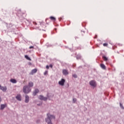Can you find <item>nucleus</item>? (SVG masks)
I'll use <instances>...</instances> for the list:
<instances>
[{"instance_id":"6ab92c4d","label":"nucleus","mask_w":124,"mask_h":124,"mask_svg":"<svg viewBox=\"0 0 124 124\" xmlns=\"http://www.w3.org/2000/svg\"><path fill=\"white\" fill-rule=\"evenodd\" d=\"M103 59L105 62H107L108 61V58H107V57L106 56H103Z\"/></svg>"},{"instance_id":"39448f33","label":"nucleus","mask_w":124,"mask_h":124,"mask_svg":"<svg viewBox=\"0 0 124 124\" xmlns=\"http://www.w3.org/2000/svg\"><path fill=\"white\" fill-rule=\"evenodd\" d=\"M0 90H1L3 92H6V87H3L1 86V85H0Z\"/></svg>"},{"instance_id":"f3484780","label":"nucleus","mask_w":124,"mask_h":124,"mask_svg":"<svg viewBox=\"0 0 124 124\" xmlns=\"http://www.w3.org/2000/svg\"><path fill=\"white\" fill-rule=\"evenodd\" d=\"M49 19H50V20H51V21H53L54 22H55V21H56V18L54 16H50L49 17Z\"/></svg>"},{"instance_id":"f8f14e48","label":"nucleus","mask_w":124,"mask_h":124,"mask_svg":"<svg viewBox=\"0 0 124 124\" xmlns=\"http://www.w3.org/2000/svg\"><path fill=\"white\" fill-rule=\"evenodd\" d=\"M5 107H6V104H4V105L2 104V105H1V106H0V109H1V110H3V109H4Z\"/></svg>"},{"instance_id":"4468645a","label":"nucleus","mask_w":124,"mask_h":124,"mask_svg":"<svg viewBox=\"0 0 124 124\" xmlns=\"http://www.w3.org/2000/svg\"><path fill=\"white\" fill-rule=\"evenodd\" d=\"M100 67L102 69H106V66L104 64H100Z\"/></svg>"},{"instance_id":"423d86ee","label":"nucleus","mask_w":124,"mask_h":124,"mask_svg":"<svg viewBox=\"0 0 124 124\" xmlns=\"http://www.w3.org/2000/svg\"><path fill=\"white\" fill-rule=\"evenodd\" d=\"M62 74L63 75H68V71L66 69H63Z\"/></svg>"},{"instance_id":"0eeeda50","label":"nucleus","mask_w":124,"mask_h":124,"mask_svg":"<svg viewBox=\"0 0 124 124\" xmlns=\"http://www.w3.org/2000/svg\"><path fill=\"white\" fill-rule=\"evenodd\" d=\"M39 99H40L41 100H45L46 101L47 100V98L46 97H44L42 95H40L39 96Z\"/></svg>"},{"instance_id":"b1692460","label":"nucleus","mask_w":124,"mask_h":124,"mask_svg":"<svg viewBox=\"0 0 124 124\" xmlns=\"http://www.w3.org/2000/svg\"><path fill=\"white\" fill-rule=\"evenodd\" d=\"M120 107H121V108H123V109H124V107H123V105H122L121 103H120Z\"/></svg>"},{"instance_id":"ddd939ff","label":"nucleus","mask_w":124,"mask_h":124,"mask_svg":"<svg viewBox=\"0 0 124 124\" xmlns=\"http://www.w3.org/2000/svg\"><path fill=\"white\" fill-rule=\"evenodd\" d=\"M40 25L41 27H43V28H46V26H45V23L43 22H40Z\"/></svg>"},{"instance_id":"4be33fe9","label":"nucleus","mask_w":124,"mask_h":124,"mask_svg":"<svg viewBox=\"0 0 124 124\" xmlns=\"http://www.w3.org/2000/svg\"><path fill=\"white\" fill-rule=\"evenodd\" d=\"M73 77H74V78H77V75L74 74L73 75Z\"/></svg>"},{"instance_id":"2eb2a0df","label":"nucleus","mask_w":124,"mask_h":124,"mask_svg":"<svg viewBox=\"0 0 124 124\" xmlns=\"http://www.w3.org/2000/svg\"><path fill=\"white\" fill-rule=\"evenodd\" d=\"M37 72V70L36 69H34L32 70L31 74H34V73H36Z\"/></svg>"},{"instance_id":"cd10ccee","label":"nucleus","mask_w":124,"mask_h":124,"mask_svg":"<svg viewBox=\"0 0 124 124\" xmlns=\"http://www.w3.org/2000/svg\"><path fill=\"white\" fill-rule=\"evenodd\" d=\"M33 25H37V23H36V22H33Z\"/></svg>"},{"instance_id":"dca6fc26","label":"nucleus","mask_w":124,"mask_h":124,"mask_svg":"<svg viewBox=\"0 0 124 124\" xmlns=\"http://www.w3.org/2000/svg\"><path fill=\"white\" fill-rule=\"evenodd\" d=\"M29 86L30 87H33V83L31 81L29 82Z\"/></svg>"},{"instance_id":"c85d7f7f","label":"nucleus","mask_w":124,"mask_h":124,"mask_svg":"<svg viewBox=\"0 0 124 124\" xmlns=\"http://www.w3.org/2000/svg\"><path fill=\"white\" fill-rule=\"evenodd\" d=\"M0 101H1V97H0Z\"/></svg>"},{"instance_id":"2f4dec72","label":"nucleus","mask_w":124,"mask_h":124,"mask_svg":"<svg viewBox=\"0 0 124 124\" xmlns=\"http://www.w3.org/2000/svg\"><path fill=\"white\" fill-rule=\"evenodd\" d=\"M79 59H80V58H81V57H79Z\"/></svg>"},{"instance_id":"aec40b11","label":"nucleus","mask_w":124,"mask_h":124,"mask_svg":"<svg viewBox=\"0 0 124 124\" xmlns=\"http://www.w3.org/2000/svg\"><path fill=\"white\" fill-rule=\"evenodd\" d=\"M103 46H104V47H106V46H108V44L104 43L103 44Z\"/></svg>"},{"instance_id":"6e6552de","label":"nucleus","mask_w":124,"mask_h":124,"mask_svg":"<svg viewBox=\"0 0 124 124\" xmlns=\"http://www.w3.org/2000/svg\"><path fill=\"white\" fill-rule=\"evenodd\" d=\"M16 98L19 101H21V100H22L20 94L17 95V96L16 97Z\"/></svg>"},{"instance_id":"412c9836","label":"nucleus","mask_w":124,"mask_h":124,"mask_svg":"<svg viewBox=\"0 0 124 124\" xmlns=\"http://www.w3.org/2000/svg\"><path fill=\"white\" fill-rule=\"evenodd\" d=\"M48 74V71H46L44 73V75H47Z\"/></svg>"},{"instance_id":"f257e3e1","label":"nucleus","mask_w":124,"mask_h":124,"mask_svg":"<svg viewBox=\"0 0 124 124\" xmlns=\"http://www.w3.org/2000/svg\"><path fill=\"white\" fill-rule=\"evenodd\" d=\"M52 119H55L54 115H51L49 113L47 114V117L46 119V122L47 123V124H52L51 122V120Z\"/></svg>"},{"instance_id":"5701e85b","label":"nucleus","mask_w":124,"mask_h":124,"mask_svg":"<svg viewBox=\"0 0 124 124\" xmlns=\"http://www.w3.org/2000/svg\"><path fill=\"white\" fill-rule=\"evenodd\" d=\"M77 100L76 99V98H74L73 99V101L74 102V103H75V102H76Z\"/></svg>"},{"instance_id":"1a4fd4ad","label":"nucleus","mask_w":124,"mask_h":124,"mask_svg":"<svg viewBox=\"0 0 124 124\" xmlns=\"http://www.w3.org/2000/svg\"><path fill=\"white\" fill-rule=\"evenodd\" d=\"M38 93H39V90L38 89H36L34 92L33 93V95H36V94Z\"/></svg>"},{"instance_id":"7c9ffc66","label":"nucleus","mask_w":124,"mask_h":124,"mask_svg":"<svg viewBox=\"0 0 124 124\" xmlns=\"http://www.w3.org/2000/svg\"><path fill=\"white\" fill-rule=\"evenodd\" d=\"M77 59H78V57H77Z\"/></svg>"},{"instance_id":"a211bd4d","label":"nucleus","mask_w":124,"mask_h":124,"mask_svg":"<svg viewBox=\"0 0 124 124\" xmlns=\"http://www.w3.org/2000/svg\"><path fill=\"white\" fill-rule=\"evenodd\" d=\"M25 58L26 60H28V61H31V59L28 55H25Z\"/></svg>"},{"instance_id":"a878e982","label":"nucleus","mask_w":124,"mask_h":124,"mask_svg":"<svg viewBox=\"0 0 124 124\" xmlns=\"http://www.w3.org/2000/svg\"><path fill=\"white\" fill-rule=\"evenodd\" d=\"M32 48H33V46H30V47H29V49H32Z\"/></svg>"},{"instance_id":"20e7f679","label":"nucleus","mask_w":124,"mask_h":124,"mask_svg":"<svg viewBox=\"0 0 124 124\" xmlns=\"http://www.w3.org/2000/svg\"><path fill=\"white\" fill-rule=\"evenodd\" d=\"M89 84L90 86H92V87H96V83H95V81L94 80H91Z\"/></svg>"},{"instance_id":"9d476101","label":"nucleus","mask_w":124,"mask_h":124,"mask_svg":"<svg viewBox=\"0 0 124 124\" xmlns=\"http://www.w3.org/2000/svg\"><path fill=\"white\" fill-rule=\"evenodd\" d=\"M29 100H30V98L29 97V96L26 95L25 96V102H26V103H28L29 102Z\"/></svg>"},{"instance_id":"9b49d317","label":"nucleus","mask_w":124,"mask_h":124,"mask_svg":"<svg viewBox=\"0 0 124 124\" xmlns=\"http://www.w3.org/2000/svg\"><path fill=\"white\" fill-rule=\"evenodd\" d=\"M10 82L13 84H16V83H17V80H16L15 79H10Z\"/></svg>"},{"instance_id":"7ed1b4c3","label":"nucleus","mask_w":124,"mask_h":124,"mask_svg":"<svg viewBox=\"0 0 124 124\" xmlns=\"http://www.w3.org/2000/svg\"><path fill=\"white\" fill-rule=\"evenodd\" d=\"M64 83H65V80L63 78L61 79V81H59V84L60 86H64Z\"/></svg>"},{"instance_id":"f03ea898","label":"nucleus","mask_w":124,"mask_h":124,"mask_svg":"<svg viewBox=\"0 0 124 124\" xmlns=\"http://www.w3.org/2000/svg\"><path fill=\"white\" fill-rule=\"evenodd\" d=\"M23 91L24 93H31V88L28 86H24L23 88Z\"/></svg>"},{"instance_id":"bb28decb","label":"nucleus","mask_w":124,"mask_h":124,"mask_svg":"<svg viewBox=\"0 0 124 124\" xmlns=\"http://www.w3.org/2000/svg\"><path fill=\"white\" fill-rule=\"evenodd\" d=\"M46 69H49V66L48 65H46Z\"/></svg>"},{"instance_id":"c756f323","label":"nucleus","mask_w":124,"mask_h":124,"mask_svg":"<svg viewBox=\"0 0 124 124\" xmlns=\"http://www.w3.org/2000/svg\"><path fill=\"white\" fill-rule=\"evenodd\" d=\"M96 36H95V37H94V38H96Z\"/></svg>"},{"instance_id":"393cba45","label":"nucleus","mask_w":124,"mask_h":124,"mask_svg":"<svg viewBox=\"0 0 124 124\" xmlns=\"http://www.w3.org/2000/svg\"><path fill=\"white\" fill-rule=\"evenodd\" d=\"M49 67H51V68H53V65L50 64L49 65Z\"/></svg>"}]
</instances>
